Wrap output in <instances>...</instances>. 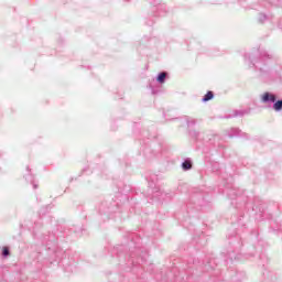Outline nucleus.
<instances>
[{
	"label": "nucleus",
	"mask_w": 282,
	"mask_h": 282,
	"mask_svg": "<svg viewBox=\"0 0 282 282\" xmlns=\"http://www.w3.org/2000/svg\"><path fill=\"white\" fill-rule=\"evenodd\" d=\"M258 56L253 58L249 54H245V59L250 61L252 67H259V72L265 74V70H263V65H267V61H270L272 56L265 51L258 50Z\"/></svg>",
	"instance_id": "1"
},
{
	"label": "nucleus",
	"mask_w": 282,
	"mask_h": 282,
	"mask_svg": "<svg viewBox=\"0 0 282 282\" xmlns=\"http://www.w3.org/2000/svg\"><path fill=\"white\" fill-rule=\"evenodd\" d=\"M275 101H276V96L270 91H265L261 96V102H263V105H274Z\"/></svg>",
	"instance_id": "2"
},
{
	"label": "nucleus",
	"mask_w": 282,
	"mask_h": 282,
	"mask_svg": "<svg viewBox=\"0 0 282 282\" xmlns=\"http://www.w3.org/2000/svg\"><path fill=\"white\" fill-rule=\"evenodd\" d=\"M252 109L248 108L245 110H234L232 115H229L227 118H243V116H248Z\"/></svg>",
	"instance_id": "3"
},
{
	"label": "nucleus",
	"mask_w": 282,
	"mask_h": 282,
	"mask_svg": "<svg viewBox=\"0 0 282 282\" xmlns=\"http://www.w3.org/2000/svg\"><path fill=\"white\" fill-rule=\"evenodd\" d=\"M228 138H243V134H241V129L239 128H230L227 130Z\"/></svg>",
	"instance_id": "4"
},
{
	"label": "nucleus",
	"mask_w": 282,
	"mask_h": 282,
	"mask_svg": "<svg viewBox=\"0 0 282 282\" xmlns=\"http://www.w3.org/2000/svg\"><path fill=\"white\" fill-rule=\"evenodd\" d=\"M166 78H169V73L161 72L156 75V83H159V85H164L166 83Z\"/></svg>",
	"instance_id": "5"
},
{
	"label": "nucleus",
	"mask_w": 282,
	"mask_h": 282,
	"mask_svg": "<svg viewBox=\"0 0 282 282\" xmlns=\"http://www.w3.org/2000/svg\"><path fill=\"white\" fill-rule=\"evenodd\" d=\"M181 166L183 171H191V169H193V161L191 158H187L184 160V162H182Z\"/></svg>",
	"instance_id": "6"
},
{
	"label": "nucleus",
	"mask_w": 282,
	"mask_h": 282,
	"mask_svg": "<svg viewBox=\"0 0 282 282\" xmlns=\"http://www.w3.org/2000/svg\"><path fill=\"white\" fill-rule=\"evenodd\" d=\"M213 98H215V93H213V90H208L202 98V102H208L213 100Z\"/></svg>",
	"instance_id": "7"
},
{
	"label": "nucleus",
	"mask_w": 282,
	"mask_h": 282,
	"mask_svg": "<svg viewBox=\"0 0 282 282\" xmlns=\"http://www.w3.org/2000/svg\"><path fill=\"white\" fill-rule=\"evenodd\" d=\"M272 109H274L276 112L282 111V99L276 98L272 105Z\"/></svg>",
	"instance_id": "8"
},
{
	"label": "nucleus",
	"mask_w": 282,
	"mask_h": 282,
	"mask_svg": "<svg viewBox=\"0 0 282 282\" xmlns=\"http://www.w3.org/2000/svg\"><path fill=\"white\" fill-rule=\"evenodd\" d=\"M189 137L192 138V140H195V141H197V140H199V131H197V130H189Z\"/></svg>",
	"instance_id": "9"
},
{
	"label": "nucleus",
	"mask_w": 282,
	"mask_h": 282,
	"mask_svg": "<svg viewBox=\"0 0 282 282\" xmlns=\"http://www.w3.org/2000/svg\"><path fill=\"white\" fill-rule=\"evenodd\" d=\"M2 257H3V259H8V257H10V248L9 247L2 248Z\"/></svg>",
	"instance_id": "10"
},
{
	"label": "nucleus",
	"mask_w": 282,
	"mask_h": 282,
	"mask_svg": "<svg viewBox=\"0 0 282 282\" xmlns=\"http://www.w3.org/2000/svg\"><path fill=\"white\" fill-rule=\"evenodd\" d=\"M150 89H151V94L153 96H158V94H160V89L155 88L154 86H152L151 84L149 85Z\"/></svg>",
	"instance_id": "11"
},
{
	"label": "nucleus",
	"mask_w": 282,
	"mask_h": 282,
	"mask_svg": "<svg viewBox=\"0 0 282 282\" xmlns=\"http://www.w3.org/2000/svg\"><path fill=\"white\" fill-rule=\"evenodd\" d=\"M260 23H263L264 21H268V15L265 13H261L259 18Z\"/></svg>",
	"instance_id": "12"
},
{
	"label": "nucleus",
	"mask_w": 282,
	"mask_h": 282,
	"mask_svg": "<svg viewBox=\"0 0 282 282\" xmlns=\"http://www.w3.org/2000/svg\"><path fill=\"white\" fill-rule=\"evenodd\" d=\"M191 124L195 126V124H197V121L195 119H193L191 121L187 120V126L191 127Z\"/></svg>",
	"instance_id": "13"
},
{
	"label": "nucleus",
	"mask_w": 282,
	"mask_h": 282,
	"mask_svg": "<svg viewBox=\"0 0 282 282\" xmlns=\"http://www.w3.org/2000/svg\"><path fill=\"white\" fill-rule=\"evenodd\" d=\"M33 188H35V189L39 188V185L34 184V185H33Z\"/></svg>",
	"instance_id": "14"
},
{
	"label": "nucleus",
	"mask_w": 282,
	"mask_h": 282,
	"mask_svg": "<svg viewBox=\"0 0 282 282\" xmlns=\"http://www.w3.org/2000/svg\"><path fill=\"white\" fill-rule=\"evenodd\" d=\"M26 171H30V167H26Z\"/></svg>",
	"instance_id": "15"
}]
</instances>
